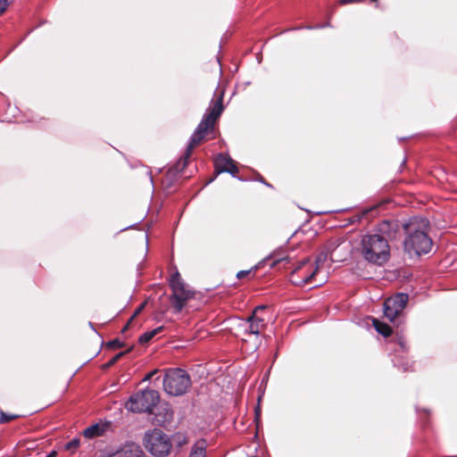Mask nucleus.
<instances>
[{"instance_id":"2eb2a0df","label":"nucleus","mask_w":457,"mask_h":457,"mask_svg":"<svg viewBox=\"0 0 457 457\" xmlns=\"http://www.w3.org/2000/svg\"><path fill=\"white\" fill-rule=\"evenodd\" d=\"M233 160L227 154H219L215 159V171L217 174L222 173L221 169H227V167L231 164Z\"/></svg>"},{"instance_id":"f3484780","label":"nucleus","mask_w":457,"mask_h":457,"mask_svg":"<svg viewBox=\"0 0 457 457\" xmlns=\"http://www.w3.org/2000/svg\"><path fill=\"white\" fill-rule=\"evenodd\" d=\"M163 329V327L161 326V327H158L154 329H152L150 331H146L145 333H143L140 337H139V339H138V342L140 344H145V343H148L154 336H156L157 334H159L161 331H162Z\"/></svg>"},{"instance_id":"6ab92c4d","label":"nucleus","mask_w":457,"mask_h":457,"mask_svg":"<svg viewBox=\"0 0 457 457\" xmlns=\"http://www.w3.org/2000/svg\"><path fill=\"white\" fill-rule=\"evenodd\" d=\"M222 172L229 173L232 177L237 178L236 174L238 172V169L235 164V162L232 161L231 164H229L227 169H221Z\"/></svg>"},{"instance_id":"f8f14e48","label":"nucleus","mask_w":457,"mask_h":457,"mask_svg":"<svg viewBox=\"0 0 457 457\" xmlns=\"http://www.w3.org/2000/svg\"><path fill=\"white\" fill-rule=\"evenodd\" d=\"M286 250L283 247H279L273 251L269 256H267L262 262H265L267 260H274L273 262L270 264L271 267H275L278 263L287 262H288L290 258L289 255L286 254Z\"/></svg>"},{"instance_id":"a211bd4d","label":"nucleus","mask_w":457,"mask_h":457,"mask_svg":"<svg viewBox=\"0 0 457 457\" xmlns=\"http://www.w3.org/2000/svg\"><path fill=\"white\" fill-rule=\"evenodd\" d=\"M393 362L395 367L402 369L403 371L411 370L412 364H411L407 360L402 361L397 356H395V358L393 359Z\"/></svg>"},{"instance_id":"393cba45","label":"nucleus","mask_w":457,"mask_h":457,"mask_svg":"<svg viewBox=\"0 0 457 457\" xmlns=\"http://www.w3.org/2000/svg\"><path fill=\"white\" fill-rule=\"evenodd\" d=\"M174 438L179 446H181L182 445L186 444V442H187V437L182 434L175 435Z\"/></svg>"},{"instance_id":"9b49d317","label":"nucleus","mask_w":457,"mask_h":457,"mask_svg":"<svg viewBox=\"0 0 457 457\" xmlns=\"http://www.w3.org/2000/svg\"><path fill=\"white\" fill-rule=\"evenodd\" d=\"M265 327L262 318L258 317L255 313H252L245 322L239 325V329L245 335L259 336L260 331Z\"/></svg>"},{"instance_id":"2f4dec72","label":"nucleus","mask_w":457,"mask_h":457,"mask_svg":"<svg viewBox=\"0 0 457 457\" xmlns=\"http://www.w3.org/2000/svg\"><path fill=\"white\" fill-rule=\"evenodd\" d=\"M132 320H130V319L129 320V321L127 322V324H126V325H125V327L123 328L122 332H124L125 330H127V329L129 328V325H130V323H131V321H132Z\"/></svg>"},{"instance_id":"1a4fd4ad","label":"nucleus","mask_w":457,"mask_h":457,"mask_svg":"<svg viewBox=\"0 0 457 457\" xmlns=\"http://www.w3.org/2000/svg\"><path fill=\"white\" fill-rule=\"evenodd\" d=\"M409 300L405 293H398L387 298L384 303V315L393 323L402 315Z\"/></svg>"},{"instance_id":"f257e3e1","label":"nucleus","mask_w":457,"mask_h":457,"mask_svg":"<svg viewBox=\"0 0 457 457\" xmlns=\"http://www.w3.org/2000/svg\"><path fill=\"white\" fill-rule=\"evenodd\" d=\"M224 92L219 93L216 100H212L211 105L204 114L200 123L197 125L195 132L190 137L185 154L172 166L171 172L181 173L187 166L188 159L192 154L193 149L198 145L204 138L206 131L212 129L215 121L221 115L223 106Z\"/></svg>"},{"instance_id":"b1692460","label":"nucleus","mask_w":457,"mask_h":457,"mask_svg":"<svg viewBox=\"0 0 457 457\" xmlns=\"http://www.w3.org/2000/svg\"><path fill=\"white\" fill-rule=\"evenodd\" d=\"M14 418H15L14 415H8L3 411L0 412V423L8 422V421L13 420Z\"/></svg>"},{"instance_id":"6e6552de","label":"nucleus","mask_w":457,"mask_h":457,"mask_svg":"<svg viewBox=\"0 0 457 457\" xmlns=\"http://www.w3.org/2000/svg\"><path fill=\"white\" fill-rule=\"evenodd\" d=\"M318 267L306 258L301 261L290 275V281L296 286H303L312 281L315 276Z\"/></svg>"},{"instance_id":"dca6fc26","label":"nucleus","mask_w":457,"mask_h":457,"mask_svg":"<svg viewBox=\"0 0 457 457\" xmlns=\"http://www.w3.org/2000/svg\"><path fill=\"white\" fill-rule=\"evenodd\" d=\"M373 325L377 332L384 337H388L392 333V329L387 324L381 322L377 319L373 320Z\"/></svg>"},{"instance_id":"bb28decb","label":"nucleus","mask_w":457,"mask_h":457,"mask_svg":"<svg viewBox=\"0 0 457 457\" xmlns=\"http://www.w3.org/2000/svg\"><path fill=\"white\" fill-rule=\"evenodd\" d=\"M9 5L8 0H0V15H2Z\"/></svg>"},{"instance_id":"20e7f679","label":"nucleus","mask_w":457,"mask_h":457,"mask_svg":"<svg viewBox=\"0 0 457 457\" xmlns=\"http://www.w3.org/2000/svg\"><path fill=\"white\" fill-rule=\"evenodd\" d=\"M189 374L182 369H169L163 378L164 391L173 396L185 395L191 386Z\"/></svg>"},{"instance_id":"c85d7f7f","label":"nucleus","mask_w":457,"mask_h":457,"mask_svg":"<svg viewBox=\"0 0 457 457\" xmlns=\"http://www.w3.org/2000/svg\"><path fill=\"white\" fill-rule=\"evenodd\" d=\"M329 26V23L327 22V23H323V24H320V25H317L315 27H307V29H323L325 27H328Z\"/></svg>"},{"instance_id":"9d476101","label":"nucleus","mask_w":457,"mask_h":457,"mask_svg":"<svg viewBox=\"0 0 457 457\" xmlns=\"http://www.w3.org/2000/svg\"><path fill=\"white\" fill-rule=\"evenodd\" d=\"M407 222H401L397 220H384L378 224L377 234L384 236L389 241L398 240L404 233V225Z\"/></svg>"},{"instance_id":"aec40b11","label":"nucleus","mask_w":457,"mask_h":457,"mask_svg":"<svg viewBox=\"0 0 457 457\" xmlns=\"http://www.w3.org/2000/svg\"><path fill=\"white\" fill-rule=\"evenodd\" d=\"M79 445V438H73L67 444H65L64 448L67 451L74 452Z\"/></svg>"},{"instance_id":"f704fd0d","label":"nucleus","mask_w":457,"mask_h":457,"mask_svg":"<svg viewBox=\"0 0 457 457\" xmlns=\"http://www.w3.org/2000/svg\"><path fill=\"white\" fill-rule=\"evenodd\" d=\"M131 227H132V226H129V228H131ZM128 228H129V227H127V228H123L121 229V231L126 230V229H128Z\"/></svg>"},{"instance_id":"cd10ccee","label":"nucleus","mask_w":457,"mask_h":457,"mask_svg":"<svg viewBox=\"0 0 457 457\" xmlns=\"http://www.w3.org/2000/svg\"><path fill=\"white\" fill-rule=\"evenodd\" d=\"M145 303H141L134 312L133 315L130 317V320H133L136 316H137L141 312L142 310L145 308Z\"/></svg>"},{"instance_id":"ddd939ff","label":"nucleus","mask_w":457,"mask_h":457,"mask_svg":"<svg viewBox=\"0 0 457 457\" xmlns=\"http://www.w3.org/2000/svg\"><path fill=\"white\" fill-rule=\"evenodd\" d=\"M107 427H108L107 423H103V424L96 423L94 425L87 427L84 430L83 435L86 438H89V439L96 437V436H100L104 435Z\"/></svg>"},{"instance_id":"423d86ee","label":"nucleus","mask_w":457,"mask_h":457,"mask_svg":"<svg viewBox=\"0 0 457 457\" xmlns=\"http://www.w3.org/2000/svg\"><path fill=\"white\" fill-rule=\"evenodd\" d=\"M159 401L160 395L158 391L146 388L132 395L129 397V402L126 403V408L132 412L151 413Z\"/></svg>"},{"instance_id":"7ed1b4c3","label":"nucleus","mask_w":457,"mask_h":457,"mask_svg":"<svg viewBox=\"0 0 457 457\" xmlns=\"http://www.w3.org/2000/svg\"><path fill=\"white\" fill-rule=\"evenodd\" d=\"M360 253L368 262L381 266L389 260V243L382 235L369 233L361 237Z\"/></svg>"},{"instance_id":"412c9836","label":"nucleus","mask_w":457,"mask_h":457,"mask_svg":"<svg viewBox=\"0 0 457 457\" xmlns=\"http://www.w3.org/2000/svg\"><path fill=\"white\" fill-rule=\"evenodd\" d=\"M261 264H262V262H259L257 265H255L251 270L238 271L237 274V278L241 279V278L246 277L253 270H256L261 266Z\"/></svg>"},{"instance_id":"a878e982","label":"nucleus","mask_w":457,"mask_h":457,"mask_svg":"<svg viewBox=\"0 0 457 457\" xmlns=\"http://www.w3.org/2000/svg\"><path fill=\"white\" fill-rule=\"evenodd\" d=\"M124 352H120L118 354H116L115 356H113L107 363H106V366L107 367H110L112 365H113L121 356L124 355Z\"/></svg>"},{"instance_id":"39448f33","label":"nucleus","mask_w":457,"mask_h":457,"mask_svg":"<svg viewBox=\"0 0 457 457\" xmlns=\"http://www.w3.org/2000/svg\"><path fill=\"white\" fill-rule=\"evenodd\" d=\"M145 448L155 457L167 456L172 447L170 437L160 428L146 431L143 438Z\"/></svg>"},{"instance_id":"f03ea898","label":"nucleus","mask_w":457,"mask_h":457,"mask_svg":"<svg viewBox=\"0 0 457 457\" xmlns=\"http://www.w3.org/2000/svg\"><path fill=\"white\" fill-rule=\"evenodd\" d=\"M429 222L426 218L412 217L404 225V251L409 254L421 255L430 252L433 241L428 235Z\"/></svg>"},{"instance_id":"0eeeda50","label":"nucleus","mask_w":457,"mask_h":457,"mask_svg":"<svg viewBox=\"0 0 457 457\" xmlns=\"http://www.w3.org/2000/svg\"><path fill=\"white\" fill-rule=\"evenodd\" d=\"M170 287L172 290L170 300L174 312L179 313L183 310L187 302L194 297V292L187 289L178 270L171 276Z\"/></svg>"},{"instance_id":"7c9ffc66","label":"nucleus","mask_w":457,"mask_h":457,"mask_svg":"<svg viewBox=\"0 0 457 457\" xmlns=\"http://www.w3.org/2000/svg\"><path fill=\"white\" fill-rule=\"evenodd\" d=\"M57 455V452L56 451H52L50 452L46 457H55Z\"/></svg>"},{"instance_id":"5701e85b","label":"nucleus","mask_w":457,"mask_h":457,"mask_svg":"<svg viewBox=\"0 0 457 457\" xmlns=\"http://www.w3.org/2000/svg\"><path fill=\"white\" fill-rule=\"evenodd\" d=\"M397 345L399 346V350L402 353H405L407 351L406 341H405L403 337H402V336L398 337V338H397Z\"/></svg>"},{"instance_id":"c756f323","label":"nucleus","mask_w":457,"mask_h":457,"mask_svg":"<svg viewBox=\"0 0 457 457\" xmlns=\"http://www.w3.org/2000/svg\"><path fill=\"white\" fill-rule=\"evenodd\" d=\"M265 308H266V306H265V305H258V306H256V307L254 308V310H253V313H255V314H256V313L258 312V311H260V310H263V309H265Z\"/></svg>"},{"instance_id":"72a5a7b5","label":"nucleus","mask_w":457,"mask_h":457,"mask_svg":"<svg viewBox=\"0 0 457 457\" xmlns=\"http://www.w3.org/2000/svg\"><path fill=\"white\" fill-rule=\"evenodd\" d=\"M153 373L148 374L145 379H149L152 377Z\"/></svg>"},{"instance_id":"473e14b6","label":"nucleus","mask_w":457,"mask_h":457,"mask_svg":"<svg viewBox=\"0 0 457 457\" xmlns=\"http://www.w3.org/2000/svg\"><path fill=\"white\" fill-rule=\"evenodd\" d=\"M260 181L267 187H271V185L266 182L262 177H260Z\"/></svg>"},{"instance_id":"4468645a","label":"nucleus","mask_w":457,"mask_h":457,"mask_svg":"<svg viewBox=\"0 0 457 457\" xmlns=\"http://www.w3.org/2000/svg\"><path fill=\"white\" fill-rule=\"evenodd\" d=\"M207 443L204 439L196 441L192 446L188 457H206Z\"/></svg>"},{"instance_id":"4be33fe9","label":"nucleus","mask_w":457,"mask_h":457,"mask_svg":"<svg viewBox=\"0 0 457 457\" xmlns=\"http://www.w3.org/2000/svg\"><path fill=\"white\" fill-rule=\"evenodd\" d=\"M107 346L110 348H120L124 346V344L118 338L111 340L107 343Z\"/></svg>"}]
</instances>
